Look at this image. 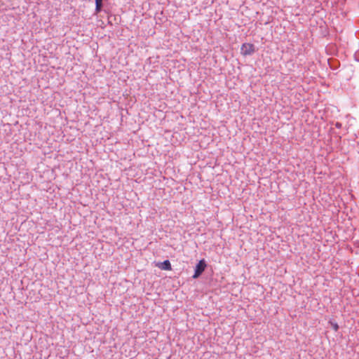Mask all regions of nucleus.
<instances>
[{"instance_id":"20e7f679","label":"nucleus","mask_w":359,"mask_h":359,"mask_svg":"<svg viewBox=\"0 0 359 359\" xmlns=\"http://www.w3.org/2000/svg\"><path fill=\"white\" fill-rule=\"evenodd\" d=\"M102 8V5L100 4H95V11L97 13H99L101 11Z\"/></svg>"},{"instance_id":"7ed1b4c3","label":"nucleus","mask_w":359,"mask_h":359,"mask_svg":"<svg viewBox=\"0 0 359 359\" xmlns=\"http://www.w3.org/2000/svg\"><path fill=\"white\" fill-rule=\"evenodd\" d=\"M161 269L169 271L172 269L171 264L168 259L163 261V262L158 263L157 265Z\"/></svg>"},{"instance_id":"423d86ee","label":"nucleus","mask_w":359,"mask_h":359,"mask_svg":"<svg viewBox=\"0 0 359 359\" xmlns=\"http://www.w3.org/2000/svg\"><path fill=\"white\" fill-rule=\"evenodd\" d=\"M95 4L102 5V0H95Z\"/></svg>"},{"instance_id":"39448f33","label":"nucleus","mask_w":359,"mask_h":359,"mask_svg":"<svg viewBox=\"0 0 359 359\" xmlns=\"http://www.w3.org/2000/svg\"><path fill=\"white\" fill-rule=\"evenodd\" d=\"M333 328L335 331H337L338 329H339V326L337 323H335L334 325H333Z\"/></svg>"},{"instance_id":"0eeeda50","label":"nucleus","mask_w":359,"mask_h":359,"mask_svg":"<svg viewBox=\"0 0 359 359\" xmlns=\"http://www.w3.org/2000/svg\"><path fill=\"white\" fill-rule=\"evenodd\" d=\"M335 126H336V127H337V128H340V127H341V124L340 123H338V122H337V123H336V125H335Z\"/></svg>"},{"instance_id":"f03ea898","label":"nucleus","mask_w":359,"mask_h":359,"mask_svg":"<svg viewBox=\"0 0 359 359\" xmlns=\"http://www.w3.org/2000/svg\"><path fill=\"white\" fill-rule=\"evenodd\" d=\"M241 50L243 55H251L255 52V48L252 43H245L242 45Z\"/></svg>"},{"instance_id":"f257e3e1","label":"nucleus","mask_w":359,"mask_h":359,"mask_svg":"<svg viewBox=\"0 0 359 359\" xmlns=\"http://www.w3.org/2000/svg\"><path fill=\"white\" fill-rule=\"evenodd\" d=\"M206 266L207 264L205 259L200 260L196 265L194 274L193 275L192 278H198L203 273Z\"/></svg>"}]
</instances>
